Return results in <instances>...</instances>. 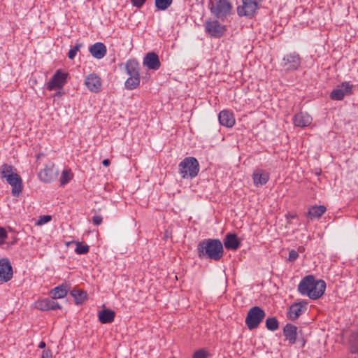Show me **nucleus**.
<instances>
[{
    "label": "nucleus",
    "instance_id": "obj_1",
    "mask_svg": "<svg viewBox=\"0 0 358 358\" xmlns=\"http://www.w3.org/2000/svg\"><path fill=\"white\" fill-rule=\"evenodd\" d=\"M325 289L326 282L323 280H316L312 275L305 276L298 285L299 293L313 300L321 298Z\"/></svg>",
    "mask_w": 358,
    "mask_h": 358
},
{
    "label": "nucleus",
    "instance_id": "obj_2",
    "mask_svg": "<svg viewBox=\"0 0 358 358\" xmlns=\"http://www.w3.org/2000/svg\"><path fill=\"white\" fill-rule=\"evenodd\" d=\"M197 254L200 258L218 261L223 257V244L217 238L204 239L197 245Z\"/></svg>",
    "mask_w": 358,
    "mask_h": 358
},
{
    "label": "nucleus",
    "instance_id": "obj_3",
    "mask_svg": "<svg viewBox=\"0 0 358 358\" xmlns=\"http://www.w3.org/2000/svg\"><path fill=\"white\" fill-rule=\"evenodd\" d=\"M199 171V164L193 157H187L178 164V172L182 178H194L197 176Z\"/></svg>",
    "mask_w": 358,
    "mask_h": 358
},
{
    "label": "nucleus",
    "instance_id": "obj_4",
    "mask_svg": "<svg viewBox=\"0 0 358 358\" xmlns=\"http://www.w3.org/2000/svg\"><path fill=\"white\" fill-rule=\"evenodd\" d=\"M208 8L215 17L224 21L231 14L233 6L229 0H210Z\"/></svg>",
    "mask_w": 358,
    "mask_h": 358
},
{
    "label": "nucleus",
    "instance_id": "obj_5",
    "mask_svg": "<svg viewBox=\"0 0 358 358\" xmlns=\"http://www.w3.org/2000/svg\"><path fill=\"white\" fill-rule=\"evenodd\" d=\"M265 316L266 313L262 308L259 306H254L248 312L245 324L250 330L255 329L258 327Z\"/></svg>",
    "mask_w": 358,
    "mask_h": 358
},
{
    "label": "nucleus",
    "instance_id": "obj_6",
    "mask_svg": "<svg viewBox=\"0 0 358 358\" xmlns=\"http://www.w3.org/2000/svg\"><path fill=\"white\" fill-rule=\"evenodd\" d=\"M262 0H242V5L237 7V14L240 17L252 18L260 8Z\"/></svg>",
    "mask_w": 358,
    "mask_h": 358
},
{
    "label": "nucleus",
    "instance_id": "obj_7",
    "mask_svg": "<svg viewBox=\"0 0 358 358\" xmlns=\"http://www.w3.org/2000/svg\"><path fill=\"white\" fill-rule=\"evenodd\" d=\"M68 77V73L64 72L62 69L57 70L47 83V90L52 91L57 89H62L67 83Z\"/></svg>",
    "mask_w": 358,
    "mask_h": 358
},
{
    "label": "nucleus",
    "instance_id": "obj_8",
    "mask_svg": "<svg viewBox=\"0 0 358 358\" xmlns=\"http://www.w3.org/2000/svg\"><path fill=\"white\" fill-rule=\"evenodd\" d=\"M301 65V57L296 52L286 55L282 61L281 66L287 72L294 71Z\"/></svg>",
    "mask_w": 358,
    "mask_h": 358
},
{
    "label": "nucleus",
    "instance_id": "obj_9",
    "mask_svg": "<svg viewBox=\"0 0 358 358\" xmlns=\"http://www.w3.org/2000/svg\"><path fill=\"white\" fill-rule=\"evenodd\" d=\"M85 85L91 92L98 93L101 90V79L96 73H90L85 77Z\"/></svg>",
    "mask_w": 358,
    "mask_h": 358
},
{
    "label": "nucleus",
    "instance_id": "obj_10",
    "mask_svg": "<svg viewBox=\"0 0 358 358\" xmlns=\"http://www.w3.org/2000/svg\"><path fill=\"white\" fill-rule=\"evenodd\" d=\"M352 85L348 82H343L337 88L332 90L330 94V98L332 100L340 101L342 100L345 95L352 93Z\"/></svg>",
    "mask_w": 358,
    "mask_h": 358
},
{
    "label": "nucleus",
    "instance_id": "obj_11",
    "mask_svg": "<svg viewBox=\"0 0 358 358\" xmlns=\"http://www.w3.org/2000/svg\"><path fill=\"white\" fill-rule=\"evenodd\" d=\"M206 31L213 37L220 38L225 32V27L217 20L207 21L205 23Z\"/></svg>",
    "mask_w": 358,
    "mask_h": 358
},
{
    "label": "nucleus",
    "instance_id": "obj_12",
    "mask_svg": "<svg viewBox=\"0 0 358 358\" xmlns=\"http://www.w3.org/2000/svg\"><path fill=\"white\" fill-rule=\"evenodd\" d=\"M57 175L58 171L53 164L46 165L38 173L40 180L46 183H50L56 180Z\"/></svg>",
    "mask_w": 358,
    "mask_h": 358
},
{
    "label": "nucleus",
    "instance_id": "obj_13",
    "mask_svg": "<svg viewBox=\"0 0 358 358\" xmlns=\"http://www.w3.org/2000/svg\"><path fill=\"white\" fill-rule=\"evenodd\" d=\"M13 268L7 258L0 259V281L6 282L13 278Z\"/></svg>",
    "mask_w": 358,
    "mask_h": 358
},
{
    "label": "nucleus",
    "instance_id": "obj_14",
    "mask_svg": "<svg viewBox=\"0 0 358 358\" xmlns=\"http://www.w3.org/2000/svg\"><path fill=\"white\" fill-rule=\"evenodd\" d=\"M6 181L12 187V194L14 196H19L22 192V180L20 176L17 173L9 175Z\"/></svg>",
    "mask_w": 358,
    "mask_h": 358
},
{
    "label": "nucleus",
    "instance_id": "obj_15",
    "mask_svg": "<svg viewBox=\"0 0 358 358\" xmlns=\"http://www.w3.org/2000/svg\"><path fill=\"white\" fill-rule=\"evenodd\" d=\"M143 64L149 69L155 71L158 70L161 66L159 56L154 52H150L145 55Z\"/></svg>",
    "mask_w": 358,
    "mask_h": 358
},
{
    "label": "nucleus",
    "instance_id": "obj_16",
    "mask_svg": "<svg viewBox=\"0 0 358 358\" xmlns=\"http://www.w3.org/2000/svg\"><path fill=\"white\" fill-rule=\"evenodd\" d=\"M35 308L43 311H47L50 310L60 309L61 306L52 299L45 298L41 300H38L35 303Z\"/></svg>",
    "mask_w": 358,
    "mask_h": 358
},
{
    "label": "nucleus",
    "instance_id": "obj_17",
    "mask_svg": "<svg viewBox=\"0 0 358 358\" xmlns=\"http://www.w3.org/2000/svg\"><path fill=\"white\" fill-rule=\"evenodd\" d=\"M252 180L255 187H262L268 181L269 173L261 169H256L252 173Z\"/></svg>",
    "mask_w": 358,
    "mask_h": 358
},
{
    "label": "nucleus",
    "instance_id": "obj_18",
    "mask_svg": "<svg viewBox=\"0 0 358 358\" xmlns=\"http://www.w3.org/2000/svg\"><path fill=\"white\" fill-rule=\"evenodd\" d=\"M313 121V118L306 112L296 113L293 117V122L296 127H306L309 126Z\"/></svg>",
    "mask_w": 358,
    "mask_h": 358
},
{
    "label": "nucleus",
    "instance_id": "obj_19",
    "mask_svg": "<svg viewBox=\"0 0 358 358\" xmlns=\"http://www.w3.org/2000/svg\"><path fill=\"white\" fill-rule=\"evenodd\" d=\"M306 303L299 302L293 303L289 308L287 313V317L291 320H296L301 315L306 308Z\"/></svg>",
    "mask_w": 358,
    "mask_h": 358
},
{
    "label": "nucleus",
    "instance_id": "obj_20",
    "mask_svg": "<svg viewBox=\"0 0 358 358\" xmlns=\"http://www.w3.org/2000/svg\"><path fill=\"white\" fill-rule=\"evenodd\" d=\"M218 120L221 125L226 127H232L235 124L233 113L228 110H223L220 112Z\"/></svg>",
    "mask_w": 358,
    "mask_h": 358
},
{
    "label": "nucleus",
    "instance_id": "obj_21",
    "mask_svg": "<svg viewBox=\"0 0 358 358\" xmlns=\"http://www.w3.org/2000/svg\"><path fill=\"white\" fill-rule=\"evenodd\" d=\"M89 51L94 58L100 59L105 57L106 47L103 43L97 42L90 47Z\"/></svg>",
    "mask_w": 358,
    "mask_h": 358
},
{
    "label": "nucleus",
    "instance_id": "obj_22",
    "mask_svg": "<svg viewBox=\"0 0 358 358\" xmlns=\"http://www.w3.org/2000/svg\"><path fill=\"white\" fill-rule=\"evenodd\" d=\"M283 335L290 345L295 343L297 337V327L292 324H287L283 329Z\"/></svg>",
    "mask_w": 358,
    "mask_h": 358
},
{
    "label": "nucleus",
    "instance_id": "obj_23",
    "mask_svg": "<svg viewBox=\"0 0 358 358\" xmlns=\"http://www.w3.org/2000/svg\"><path fill=\"white\" fill-rule=\"evenodd\" d=\"M224 245L227 250H236L239 248L241 243L236 234L229 233L225 236Z\"/></svg>",
    "mask_w": 358,
    "mask_h": 358
},
{
    "label": "nucleus",
    "instance_id": "obj_24",
    "mask_svg": "<svg viewBox=\"0 0 358 358\" xmlns=\"http://www.w3.org/2000/svg\"><path fill=\"white\" fill-rule=\"evenodd\" d=\"M69 287L67 284H62L51 290L52 299H62L66 296Z\"/></svg>",
    "mask_w": 358,
    "mask_h": 358
},
{
    "label": "nucleus",
    "instance_id": "obj_25",
    "mask_svg": "<svg viewBox=\"0 0 358 358\" xmlns=\"http://www.w3.org/2000/svg\"><path fill=\"white\" fill-rule=\"evenodd\" d=\"M115 313L110 309H104L99 313V320L102 324H108L114 321Z\"/></svg>",
    "mask_w": 358,
    "mask_h": 358
},
{
    "label": "nucleus",
    "instance_id": "obj_26",
    "mask_svg": "<svg viewBox=\"0 0 358 358\" xmlns=\"http://www.w3.org/2000/svg\"><path fill=\"white\" fill-rule=\"evenodd\" d=\"M125 69L129 76H140L139 64L134 59H129L125 64Z\"/></svg>",
    "mask_w": 358,
    "mask_h": 358
},
{
    "label": "nucleus",
    "instance_id": "obj_27",
    "mask_svg": "<svg viewBox=\"0 0 358 358\" xmlns=\"http://www.w3.org/2000/svg\"><path fill=\"white\" fill-rule=\"evenodd\" d=\"M326 210L324 206H313L308 210V215L313 218H319L326 212Z\"/></svg>",
    "mask_w": 358,
    "mask_h": 358
},
{
    "label": "nucleus",
    "instance_id": "obj_28",
    "mask_svg": "<svg viewBox=\"0 0 358 358\" xmlns=\"http://www.w3.org/2000/svg\"><path fill=\"white\" fill-rule=\"evenodd\" d=\"M140 84V76H129L124 83L127 90H132L136 89Z\"/></svg>",
    "mask_w": 358,
    "mask_h": 358
},
{
    "label": "nucleus",
    "instance_id": "obj_29",
    "mask_svg": "<svg viewBox=\"0 0 358 358\" xmlns=\"http://www.w3.org/2000/svg\"><path fill=\"white\" fill-rule=\"evenodd\" d=\"M349 349L352 354L358 353V332L351 334L349 338Z\"/></svg>",
    "mask_w": 358,
    "mask_h": 358
},
{
    "label": "nucleus",
    "instance_id": "obj_30",
    "mask_svg": "<svg viewBox=\"0 0 358 358\" xmlns=\"http://www.w3.org/2000/svg\"><path fill=\"white\" fill-rule=\"evenodd\" d=\"M71 294L73 296L76 304H81L87 299V292L80 289H73Z\"/></svg>",
    "mask_w": 358,
    "mask_h": 358
},
{
    "label": "nucleus",
    "instance_id": "obj_31",
    "mask_svg": "<svg viewBox=\"0 0 358 358\" xmlns=\"http://www.w3.org/2000/svg\"><path fill=\"white\" fill-rule=\"evenodd\" d=\"M14 167L11 165L3 164L0 167V174L1 178H8V176L9 175H15V173H13Z\"/></svg>",
    "mask_w": 358,
    "mask_h": 358
},
{
    "label": "nucleus",
    "instance_id": "obj_32",
    "mask_svg": "<svg viewBox=\"0 0 358 358\" xmlns=\"http://www.w3.org/2000/svg\"><path fill=\"white\" fill-rule=\"evenodd\" d=\"M266 327L268 330L274 331L277 330L279 327V322L276 317H268L266 320Z\"/></svg>",
    "mask_w": 358,
    "mask_h": 358
},
{
    "label": "nucleus",
    "instance_id": "obj_33",
    "mask_svg": "<svg viewBox=\"0 0 358 358\" xmlns=\"http://www.w3.org/2000/svg\"><path fill=\"white\" fill-rule=\"evenodd\" d=\"M73 178V173H71V170L69 169H65L62 171V176L60 177L59 181L60 185L64 186L69 182V181Z\"/></svg>",
    "mask_w": 358,
    "mask_h": 358
},
{
    "label": "nucleus",
    "instance_id": "obj_34",
    "mask_svg": "<svg viewBox=\"0 0 358 358\" xmlns=\"http://www.w3.org/2000/svg\"><path fill=\"white\" fill-rule=\"evenodd\" d=\"M173 0H155V6L158 10H164L172 3Z\"/></svg>",
    "mask_w": 358,
    "mask_h": 358
},
{
    "label": "nucleus",
    "instance_id": "obj_35",
    "mask_svg": "<svg viewBox=\"0 0 358 358\" xmlns=\"http://www.w3.org/2000/svg\"><path fill=\"white\" fill-rule=\"evenodd\" d=\"M76 248L75 252L78 255H85L89 252L90 248L87 244H83L80 242L76 243Z\"/></svg>",
    "mask_w": 358,
    "mask_h": 358
},
{
    "label": "nucleus",
    "instance_id": "obj_36",
    "mask_svg": "<svg viewBox=\"0 0 358 358\" xmlns=\"http://www.w3.org/2000/svg\"><path fill=\"white\" fill-rule=\"evenodd\" d=\"M83 46L82 43H76L73 48H71L68 52V57L70 59H73L77 54V52Z\"/></svg>",
    "mask_w": 358,
    "mask_h": 358
},
{
    "label": "nucleus",
    "instance_id": "obj_37",
    "mask_svg": "<svg viewBox=\"0 0 358 358\" xmlns=\"http://www.w3.org/2000/svg\"><path fill=\"white\" fill-rule=\"evenodd\" d=\"M208 352L206 349L202 348L194 352L192 358H208Z\"/></svg>",
    "mask_w": 358,
    "mask_h": 358
},
{
    "label": "nucleus",
    "instance_id": "obj_38",
    "mask_svg": "<svg viewBox=\"0 0 358 358\" xmlns=\"http://www.w3.org/2000/svg\"><path fill=\"white\" fill-rule=\"evenodd\" d=\"M299 257L298 252L294 250H291L289 252L288 261L294 262Z\"/></svg>",
    "mask_w": 358,
    "mask_h": 358
},
{
    "label": "nucleus",
    "instance_id": "obj_39",
    "mask_svg": "<svg viewBox=\"0 0 358 358\" xmlns=\"http://www.w3.org/2000/svg\"><path fill=\"white\" fill-rule=\"evenodd\" d=\"M103 220L102 216L100 215H95L92 217V221L94 225H99L101 224Z\"/></svg>",
    "mask_w": 358,
    "mask_h": 358
},
{
    "label": "nucleus",
    "instance_id": "obj_40",
    "mask_svg": "<svg viewBox=\"0 0 358 358\" xmlns=\"http://www.w3.org/2000/svg\"><path fill=\"white\" fill-rule=\"evenodd\" d=\"M7 238L6 231L3 228L0 227V245L3 244Z\"/></svg>",
    "mask_w": 358,
    "mask_h": 358
},
{
    "label": "nucleus",
    "instance_id": "obj_41",
    "mask_svg": "<svg viewBox=\"0 0 358 358\" xmlns=\"http://www.w3.org/2000/svg\"><path fill=\"white\" fill-rule=\"evenodd\" d=\"M145 1L146 0H131L132 5L138 8H141Z\"/></svg>",
    "mask_w": 358,
    "mask_h": 358
},
{
    "label": "nucleus",
    "instance_id": "obj_42",
    "mask_svg": "<svg viewBox=\"0 0 358 358\" xmlns=\"http://www.w3.org/2000/svg\"><path fill=\"white\" fill-rule=\"evenodd\" d=\"M41 358H52V354L50 350H44L42 352Z\"/></svg>",
    "mask_w": 358,
    "mask_h": 358
},
{
    "label": "nucleus",
    "instance_id": "obj_43",
    "mask_svg": "<svg viewBox=\"0 0 358 358\" xmlns=\"http://www.w3.org/2000/svg\"><path fill=\"white\" fill-rule=\"evenodd\" d=\"M50 220H51V217L50 215H44V216L40 217L38 222H39V224H45V223L49 222Z\"/></svg>",
    "mask_w": 358,
    "mask_h": 358
},
{
    "label": "nucleus",
    "instance_id": "obj_44",
    "mask_svg": "<svg viewBox=\"0 0 358 358\" xmlns=\"http://www.w3.org/2000/svg\"><path fill=\"white\" fill-rule=\"evenodd\" d=\"M110 160L108 159H105L102 162V164L104 166H108L110 164Z\"/></svg>",
    "mask_w": 358,
    "mask_h": 358
},
{
    "label": "nucleus",
    "instance_id": "obj_45",
    "mask_svg": "<svg viewBox=\"0 0 358 358\" xmlns=\"http://www.w3.org/2000/svg\"><path fill=\"white\" fill-rule=\"evenodd\" d=\"M45 347V343L44 341H41L40 342L39 345H38V348H44Z\"/></svg>",
    "mask_w": 358,
    "mask_h": 358
},
{
    "label": "nucleus",
    "instance_id": "obj_46",
    "mask_svg": "<svg viewBox=\"0 0 358 358\" xmlns=\"http://www.w3.org/2000/svg\"><path fill=\"white\" fill-rule=\"evenodd\" d=\"M304 250H305V248L303 246L299 247L298 250H297L298 254L299 252H303Z\"/></svg>",
    "mask_w": 358,
    "mask_h": 358
}]
</instances>
